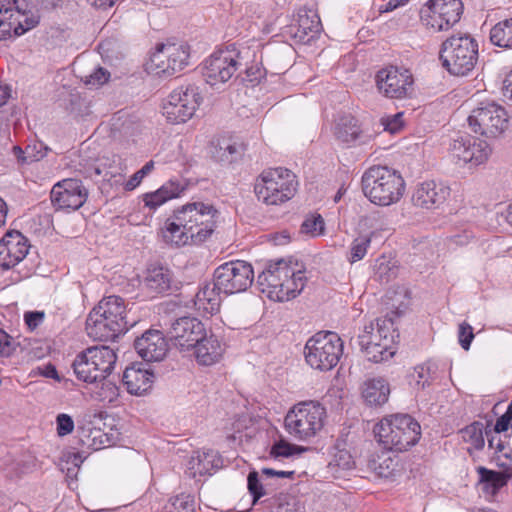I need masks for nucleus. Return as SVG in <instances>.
<instances>
[{"mask_svg":"<svg viewBox=\"0 0 512 512\" xmlns=\"http://www.w3.org/2000/svg\"><path fill=\"white\" fill-rule=\"evenodd\" d=\"M128 329L125 301L115 295L104 297L92 309L86 320L87 334L94 340H115Z\"/></svg>","mask_w":512,"mask_h":512,"instance_id":"f257e3e1","label":"nucleus"},{"mask_svg":"<svg viewBox=\"0 0 512 512\" xmlns=\"http://www.w3.org/2000/svg\"><path fill=\"white\" fill-rule=\"evenodd\" d=\"M306 277L283 259L270 262L257 276L260 291L274 301L284 302L295 298L303 290Z\"/></svg>","mask_w":512,"mask_h":512,"instance_id":"f03ea898","label":"nucleus"},{"mask_svg":"<svg viewBox=\"0 0 512 512\" xmlns=\"http://www.w3.org/2000/svg\"><path fill=\"white\" fill-rule=\"evenodd\" d=\"M362 191L374 204L389 206L403 196L405 183L402 176L387 166H372L362 176Z\"/></svg>","mask_w":512,"mask_h":512,"instance_id":"7ed1b4c3","label":"nucleus"},{"mask_svg":"<svg viewBox=\"0 0 512 512\" xmlns=\"http://www.w3.org/2000/svg\"><path fill=\"white\" fill-rule=\"evenodd\" d=\"M374 433L383 448L402 452L418 442L421 427L408 414H394L383 418L375 426Z\"/></svg>","mask_w":512,"mask_h":512,"instance_id":"20e7f679","label":"nucleus"},{"mask_svg":"<svg viewBox=\"0 0 512 512\" xmlns=\"http://www.w3.org/2000/svg\"><path fill=\"white\" fill-rule=\"evenodd\" d=\"M442 66L455 76L471 73L478 62V43L470 35H453L442 43Z\"/></svg>","mask_w":512,"mask_h":512,"instance_id":"39448f33","label":"nucleus"},{"mask_svg":"<svg viewBox=\"0 0 512 512\" xmlns=\"http://www.w3.org/2000/svg\"><path fill=\"white\" fill-rule=\"evenodd\" d=\"M296 176L286 168L264 170L257 178L254 191L258 200L267 205H279L290 200L297 189Z\"/></svg>","mask_w":512,"mask_h":512,"instance_id":"423d86ee","label":"nucleus"},{"mask_svg":"<svg viewBox=\"0 0 512 512\" xmlns=\"http://www.w3.org/2000/svg\"><path fill=\"white\" fill-rule=\"evenodd\" d=\"M117 356L108 346H94L80 352L72 362L77 379L95 383L105 379L113 370Z\"/></svg>","mask_w":512,"mask_h":512,"instance_id":"0eeeda50","label":"nucleus"},{"mask_svg":"<svg viewBox=\"0 0 512 512\" xmlns=\"http://www.w3.org/2000/svg\"><path fill=\"white\" fill-rule=\"evenodd\" d=\"M218 210L211 204L196 201L177 209L178 223L190 233L192 244L206 241L216 228Z\"/></svg>","mask_w":512,"mask_h":512,"instance_id":"6e6552de","label":"nucleus"},{"mask_svg":"<svg viewBox=\"0 0 512 512\" xmlns=\"http://www.w3.org/2000/svg\"><path fill=\"white\" fill-rule=\"evenodd\" d=\"M304 354L307 364L313 369L329 371L343 354V342L335 332L320 331L308 339Z\"/></svg>","mask_w":512,"mask_h":512,"instance_id":"1a4fd4ad","label":"nucleus"},{"mask_svg":"<svg viewBox=\"0 0 512 512\" xmlns=\"http://www.w3.org/2000/svg\"><path fill=\"white\" fill-rule=\"evenodd\" d=\"M326 409L314 401L295 405L285 417V428L290 435L307 440L316 435L324 425Z\"/></svg>","mask_w":512,"mask_h":512,"instance_id":"9d476101","label":"nucleus"},{"mask_svg":"<svg viewBox=\"0 0 512 512\" xmlns=\"http://www.w3.org/2000/svg\"><path fill=\"white\" fill-rule=\"evenodd\" d=\"M202 101L199 88L194 84L182 85L174 89L163 104V115L172 124L188 121Z\"/></svg>","mask_w":512,"mask_h":512,"instance_id":"9b49d317","label":"nucleus"},{"mask_svg":"<svg viewBox=\"0 0 512 512\" xmlns=\"http://www.w3.org/2000/svg\"><path fill=\"white\" fill-rule=\"evenodd\" d=\"M471 129L487 138H496L508 127L505 108L495 102H482L468 117Z\"/></svg>","mask_w":512,"mask_h":512,"instance_id":"f8f14e48","label":"nucleus"},{"mask_svg":"<svg viewBox=\"0 0 512 512\" xmlns=\"http://www.w3.org/2000/svg\"><path fill=\"white\" fill-rule=\"evenodd\" d=\"M463 13L461 0H429L420 11L422 23L434 31H446Z\"/></svg>","mask_w":512,"mask_h":512,"instance_id":"ddd939ff","label":"nucleus"},{"mask_svg":"<svg viewBox=\"0 0 512 512\" xmlns=\"http://www.w3.org/2000/svg\"><path fill=\"white\" fill-rule=\"evenodd\" d=\"M216 286L225 295L246 291L254 279L251 264L245 261H231L220 265L214 272Z\"/></svg>","mask_w":512,"mask_h":512,"instance_id":"4468645a","label":"nucleus"},{"mask_svg":"<svg viewBox=\"0 0 512 512\" xmlns=\"http://www.w3.org/2000/svg\"><path fill=\"white\" fill-rule=\"evenodd\" d=\"M240 52L235 50H220L207 58L202 67V75L205 81L215 86L227 82L242 66Z\"/></svg>","mask_w":512,"mask_h":512,"instance_id":"2eb2a0df","label":"nucleus"},{"mask_svg":"<svg viewBox=\"0 0 512 512\" xmlns=\"http://www.w3.org/2000/svg\"><path fill=\"white\" fill-rule=\"evenodd\" d=\"M190 58L189 46L184 43H168L160 45L151 56V64L157 74L171 76L183 70Z\"/></svg>","mask_w":512,"mask_h":512,"instance_id":"dca6fc26","label":"nucleus"},{"mask_svg":"<svg viewBox=\"0 0 512 512\" xmlns=\"http://www.w3.org/2000/svg\"><path fill=\"white\" fill-rule=\"evenodd\" d=\"M413 76L408 69L390 66L378 71L376 84L388 98L402 99L413 90Z\"/></svg>","mask_w":512,"mask_h":512,"instance_id":"f3484780","label":"nucleus"},{"mask_svg":"<svg viewBox=\"0 0 512 512\" xmlns=\"http://www.w3.org/2000/svg\"><path fill=\"white\" fill-rule=\"evenodd\" d=\"M88 194V188L80 179L67 178L53 186L51 201L57 209L75 211L85 204Z\"/></svg>","mask_w":512,"mask_h":512,"instance_id":"a211bd4d","label":"nucleus"},{"mask_svg":"<svg viewBox=\"0 0 512 512\" xmlns=\"http://www.w3.org/2000/svg\"><path fill=\"white\" fill-rule=\"evenodd\" d=\"M451 152L459 161L475 167L487 161L491 148L486 141L462 136L453 140Z\"/></svg>","mask_w":512,"mask_h":512,"instance_id":"6ab92c4d","label":"nucleus"},{"mask_svg":"<svg viewBox=\"0 0 512 512\" xmlns=\"http://www.w3.org/2000/svg\"><path fill=\"white\" fill-rule=\"evenodd\" d=\"M28 239L19 231L7 232L0 240V270H9L28 254Z\"/></svg>","mask_w":512,"mask_h":512,"instance_id":"aec40b11","label":"nucleus"},{"mask_svg":"<svg viewBox=\"0 0 512 512\" xmlns=\"http://www.w3.org/2000/svg\"><path fill=\"white\" fill-rule=\"evenodd\" d=\"M204 331V325L198 319L181 317L172 323L168 335L175 346L188 350L201 339Z\"/></svg>","mask_w":512,"mask_h":512,"instance_id":"412c9836","label":"nucleus"},{"mask_svg":"<svg viewBox=\"0 0 512 512\" xmlns=\"http://www.w3.org/2000/svg\"><path fill=\"white\" fill-rule=\"evenodd\" d=\"M450 196V188L442 182L427 180L419 183L412 194L414 206L424 209L439 208Z\"/></svg>","mask_w":512,"mask_h":512,"instance_id":"4be33fe9","label":"nucleus"},{"mask_svg":"<svg viewBox=\"0 0 512 512\" xmlns=\"http://www.w3.org/2000/svg\"><path fill=\"white\" fill-rule=\"evenodd\" d=\"M138 355L147 362H158L168 352V342L159 330H148L134 342Z\"/></svg>","mask_w":512,"mask_h":512,"instance_id":"5701e85b","label":"nucleus"},{"mask_svg":"<svg viewBox=\"0 0 512 512\" xmlns=\"http://www.w3.org/2000/svg\"><path fill=\"white\" fill-rule=\"evenodd\" d=\"M23 3V0H7L4 3L7 14H11V19L8 20V23L12 26L14 35L17 37L35 28L39 23V16L31 10L24 9L22 7Z\"/></svg>","mask_w":512,"mask_h":512,"instance_id":"b1692460","label":"nucleus"},{"mask_svg":"<svg viewBox=\"0 0 512 512\" xmlns=\"http://www.w3.org/2000/svg\"><path fill=\"white\" fill-rule=\"evenodd\" d=\"M196 361L200 365L210 366L218 362L224 352V348L219 339L213 335H207L203 332L201 339L192 346Z\"/></svg>","mask_w":512,"mask_h":512,"instance_id":"393cba45","label":"nucleus"},{"mask_svg":"<svg viewBox=\"0 0 512 512\" xmlns=\"http://www.w3.org/2000/svg\"><path fill=\"white\" fill-rule=\"evenodd\" d=\"M154 375L142 364H132L123 373L122 381L130 394L141 395L151 388Z\"/></svg>","mask_w":512,"mask_h":512,"instance_id":"a878e982","label":"nucleus"},{"mask_svg":"<svg viewBox=\"0 0 512 512\" xmlns=\"http://www.w3.org/2000/svg\"><path fill=\"white\" fill-rule=\"evenodd\" d=\"M186 184L180 180H169L154 192L145 193L142 198L145 207L155 211L167 201L178 198L186 190Z\"/></svg>","mask_w":512,"mask_h":512,"instance_id":"bb28decb","label":"nucleus"},{"mask_svg":"<svg viewBox=\"0 0 512 512\" xmlns=\"http://www.w3.org/2000/svg\"><path fill=\"white\" fill-rule=\"evenodd\" d=\"M293 35L301 42H309L321 30L318 14L312 10H300L296 23L292 25Z\"/></svg>","mask_w":512,"mask_h":512,"instance_id":"cd10ccee","label":"nucleus"},{"mask_svg":"<svg viewBox=\"0 0 512 512\" xmlns=\"http://www.w3.org/2000/svg\"><path fill=\"white\" fill-rule=\"evenodd\" d=\"M335 136L346 144H367L371 136L364 134L357 120L351 115L341 117L335 126Z\"/></svg>","mask_w":512,"mask_h":512,"instance_id":"c85d7f7f","label":"nucleus"},{"mask_svg":"<svg viewBox=\"0 0 512 512\" xmlns=\"http://www.w3.org/2000/svg\"><path fill=\"white\" fill-rule=\"evenodd\" d=\"M221 465L222 461L215 450L197 451L188 462V471L192 477L211 475Z\"/></svg>","mask_w":512,"mask_h":512,"instance_id":"c756f323","label":"nucleus"},{"mask_svg":"<svg viewBox=\"0 0 512 512\" xmlns=\"http://www.w3.org/2000/svg\"><path fill=\"white\" fill-rule=\"evenodd\" d=\"M394 323L391 317L377 319L376 323L371 322L364 327L362 334L359 335V345L368 346L373 342H383L382 336L394 339Z\"/></svg>","mask_w":512,"mask_h":512,"instance_id":"7c9ffc66","label":"nucleus"},{"mask_svg":"<svg viewBox=\"0 0 512 512\" xmlns=\"http://www.w3.org/2000/svg\"><path fill=\"white\" fill-rule=\"evenodd\" d=\"M222 291L218 290L216 281L205 284L195 295L194 304L198 310L213 315L219 311Z\"/></svg>","mask_w":512,"mask_h":512,"instance_id":"2f4dec72","label":"nucleus"},{"mask_svg":"<svg viewBox=\"0 0 512 512\" xmlns=\"http://www.w3.org/2000/svg\"><path fill=\"white\" fill-rule=\"evenodd\" d=\"M390 387L383 378L369 379L364 383L362 396L369 405H383L388 401Z\"/></svg>","mask_w":512,"mask_h":512,"instance_id":"473e14b6","label":"nucleus"},{"mask_svg":"<svg viewBox=\"0 0 512 512\" xmlns=\"http://www.w3.org/2000/svg\"><path fill=\"white\" fill-rule=\"evenodd\" d=\"M185 228L178 223L177 210H175L173 215L165 221L161 230L163 240L175 246H184L191 243L190 233Z\"/></svg>","mask_w":512,"mask_h":512,"instance_id":"72a5a7b5","label":"nucleus"},{"mask_svg":"<svg viewBox=\"0 0 512 512\" xmlns=\"http://www.w3.org/2000/svg\"><path fill=\"white\" fill-rule=\"evenodd\" d=\"M477 472L483 491L491 495H495L512 477V475L503 471L497 472L482 466L477 468Z\"/></svg>","mask_w":512,"mask_h":512,"instance_id":"f704fd0d","label":"nucleus"},{"mask_svg":"<svg viewBox=\"0 0 512 512\" xmlns=\"http://www.w3.org/2000/svg\"><path fill=\"white\" fill-rule=\"evenodd\" d=\"M171 275L168 269L153 267L147 270L144 285L155 293L166 292L170 288Z\"/></svg>","mask_w":512,"mask_h":512,"instance_id":"c9c22d12","label":"nucleus"},{"mask_svg":"<svg viewBox=\"0 0 512 512\" xmlns=\"http://www.w3.org/2000/svg\"><path fill=\"white\" fill-rule=\"evenodd\" d=\"M382 339L383 342H373L368 346H360L369 361L378 363L388 360L394 355L395 351L392 347L394 339L385 336H382Z\"/></svg>","mask_w":512,"mask_h":512,"instance_id":"e433bc0d","label":"nucleus"},{"mask_svg":"<svg viewBox=\"0 0 512 512\" xmlns=\"http://www.w3.org/2000/svg\"><path fill=\"white\" fill-rule=\"evenodd\" d=\"M490 40L498 47L512 49V18L494 25L490 31Z\"/></svg>","mask_w":512,"mask_h":512,"instance_id":"4c0bfd02","label":"nucleus"},{"mask_svg":"<svg viewBox=\"0 0 512 512\" xmlns=\"http://www.w3.org/2000/svg\"><path fill=\"white\" fill-rule=\"evenodd\" d=\"M486 425L475 421L460 430L464 442L470 443L476 450H481L485 445L484 433Z\"/></svg>","mask_w":512,"mask_h":512,"instance_id":"58836bf2","label":"nucleus"},{"mask_svg":"<svg viewBox=\"0 0 512 512\" xmlns=\"http://www.w3.org/2000/svg\"><path fill=\"white\" fill-rule=\"evenodd\" d=\"M324 231V220L321 215H311L307 217L300 228L302 234L315 237L322 234Z\"/></svg>","mask_w":512,"mask_h":512,"instance_id":"ea45409f","label":"nucleus"},{"mask_svg":"<svg viewBox=\"0 0 512 512\" xmlns=\"http://www.w3.org/2000/svg\"><path fill=\"white\" fill-rule=\"evenodd\" d=\"M167 512H195L194 499L187 494H181L172 498L166 507Z\"/></svg>","mask_w":512,"mask_h":512,"instance_id":"a19ab883","label":"nucleus"},{"mask_svg":"<svg viewBox=\"0 0 512 512\" xmlns=\"http://www.w3.org/2000/svg\"><path fill=\"white\" fill-rule=\"evenodd\" d=\"M219 151L221 152L220 158L222 161L232 163L243 154L244 147L239 143H230L224 141L222 144H220Z\"/></svg>","mask_w":512,"mask_h":512,"instance_id":"79ce46f5","label":"nucleus"},{"mask_svg":"<svg viewBox=\"0 0 512 512\" xmlns=\"http://www.w3.org/2000/svg\"><path fill=\"white\" fill-rule=\"evenodd\" d=\"M305 450V448L292 445L285 440H279L271 447L270 455L274 458L290 457L295 453H300Z\"/></svg>","mask_w":512,"mask_h":512,"instance_id":"37998d69","label":"nucleus"},{"mask_svg":"<svg viewBox=\"0 0 512 512\" xmlns=\"http://www.w3.org/2000/svg\"><path fill=\"white\" fill-rule=\"evenodd\" d=\"M370 242V238L368 237H360L355 239L352 242L349 261L354 263L363 259L367 253L368 247L370 246Z\"/></svg>","mask_w":512,"mask_h":512,"instance_id":"c03bdc74","label":"nucleus"},{"mask_svg":"<svg viewBox=\"0 0 512 512\" xmlns=\"http://www.w3.org/2000/svg\"><path fill=\"white\" fill-rule=\"evenodd\" d=\"M11 19V14H7V9L4 3L0 5V41L16 38L12 26L9 25L8 20Z\"/></svg>","mask_w":512,"mask_h":512,"instance_id":"a18cd8bd","label":"nucleus"},{"mask_svg":"<svg viewBox=\"0 0 512 512\" xmlns=\"http://www.w3.org/2000/svg\"><path fill=\"white\" fill-rule=\"evenodd\" d=\"M403 116V112H398L393 115L382 117L381 124L383 125L384 130L390 132L391 134L398 133L404 127Z\"/></svg>","mask_w":512,"mask_h":512,"instance_id":"49530a36","label":"nucleus"},{"mask_svg":"<svg viewBox=\"0 0 512 512\" xmlns=\"http://www.w3.org/2000/svg\"><path fill=\"white\" fill-rule=\"evenodd\" d=\"M247 486L249 493L252 495L254 502L266 495L263 484L259 479V474L256 471H251L247 477Z\"/></svg>","mask_w":512,"mask_h":512,"instance_id":"de8ad7c7","label":"nucleus"},{"mask_svg":"<svg viewBox=\"0 0 512 512\" xmlns=\"http://www.w3.org/2000/svg\"><path fill=\"white\" fill-rule=\"evenodd\" d=\"M154 169V162L152 160L148 161L140 170L135 172L130 179L125 184V189L128 191L134 190L146 177L149 173Z\"/></svg>","mask_w":512,"mask_h":512,"instance_id":"09e8293b","label":"nucleus"},{"mask_svg":"<svg viewBox=\"0 0 512 512\" xmlns=\"http://www.w3.org/2000/svg\"><path fill=\"white\" fill-rule=\"evenodd\" d=\"M49 147L41 141H35L26 146V155L30 162L43 159L49 152Z\"/></svg>","mask_w":512,"mask_h":512,"instance_id":"8fccbe9b","label":"nucleus"},{"mask_svg":"<svg viewBox=\"0 0 512 512\" xmlns=\"http://www.w3.org/2000/svg\"><path fill=\"white\" fill-rule=\"evenodd\" d=\"M475 335L473 332V327L467 323L462 322L458 326V341L460 346L468 351L470 349L471 343L474 339Z\"/></svg>","mask_w":512,"mask_h":512,"instance_id":"3c124183","label":"nucleus"},{"mask_svg":"<svg viewBox=\"0 0 512 512\" xmlns=\"http://www.w3.org/2000/svg\"><path fill=\"white\" fill-rule=\"evenodd\" d=\"M485 435L488 440V447L490 449H493L495 451V454L505 450V448L509 446L508 442L506 440H503L499 436V434L493 433V431L491 430L490 423L486 424Z\"/></svg>","mask_w":512,"mask_h":512,"instance_id":"603ef678","label":"nucleus"},{"mask_svg":"<svg viewBox=\"0 0 512 512\" xmlns=\"http://www.w3.org/2000/svg\"><path fill=\"white\" fill-rule=\"evenodd\" d=\"M496 464L503 469V472L512 475V449L507 446L505 450L496 453Z\"/></svg>","mask_w":512,"mask_h":512,"instance_id":"864d4df0","label":"nucleus"},{"mask_svg":"<svg viewBox=\"0 0 512 512\" xmlns=\"http://www.w3.org/2000/svg\"><path fill=\"white\" fill-rule=\"evenodd\" d=\"M57 434L59 436H66L71 434L74 430V421L71 416L61 413L56 417Z\"/></svg>","mask_w":512,"mask_h":512,"instance_id":"5fc2aeb1","label":"nucleus"},{"mask_svg":"<svg viewBox=\"0 0 512 512\" xmlns=\"http://www.w3.org/2000/svg\"><path fill=\"white\" fill-rule=\"evenodd\" d=\"M109 78V71L99 67L87 77L86 84L98 87L108 82Z\"/></svg>","mask_w":512,"mask_h":512,"instance_id":"6e6d98bb","label":"nucleus"},{"mask_svg":"<svg viewBox=\"0 0 512 512\" xmlns=\"http://www.w3.org/2000/svg\"><path fill=\"white\" fill-rule=\"evenodd\" d=\"M333 464L342 470H349L353 468L354 460L348 451L341 450L334 455Z\"/></svg>","mask_w":512,"mask_h":512,"instance_id":"4d7b16f0","label":"nucleus"},{"mask_svg":"<svg viewBox=\"0 0 512 512\" xmlns=\"http://www.w3.org/2000/svg\"><path fill=\"white\" fill-rule=\"evenodd\" d=\"M431 368L427 364L419 365L415 368V381L418 386L425 388L430 383Z\"/></svg>","mask_w":512,"mask_h":512,"instance_id":"13d9d810","label":"nucleus"},{"mask_svg":"<svg viewBox=\"0 0 512 512\" xmlns=\"http://www.w3.org/2000/svg\"><path fill=\"white\" fill-rule=\"evenodd\" d=\"M43 311H29L24 314V320L30 330H35L43 321Z\"/></svg>","mask_w":512,"mask_h":512,"instance_id":"bf43d9fd","label":"nucleus"},{"mask_svg":"<svg viewBox=\"0 0 512 512\" xmlns=\"http://www.w3.org/2000/svg\"><path fill=\"white\" fill-rule=\"evenodd\" d=\"M396 466L397 463H395L393 459L388 457L385 458L383 462L379 463V465L375 467V470L377 471L379 476L387 478L394 475Z\"/></svg>","mask_w":512,"mask_h":512,"instance_id":"052dcab7","label":"nucleus"},{"mask_svg":"<svg viewBox=\"0 0 512 512\" xmlns=\"http://www.w3.org/2000/svg\"><path fill=\"white\" fill-rule=\"evenodd\" d=\"M83 462V458L79 453H69L67 455V464H71L72 467L67 468V476L68 477H76L77 472L80 468V465Z\"/></svg>","mask_w":512,"mask_h":512,"instance_id":"680f3d73","label":"nucleus"},{"mask_svg":"<svg viewBox=\"0 0 512 512\" xmlns=\"http://www.w3.org/2000/svg\"><path fill=\"white\" fill-rule=\"evenodd\" d=\"M511 425H512V416L508 415L505 412L502 416H500L497 419L494 427L491 428V430L495 434H500L502 432H506Z\"/></svg>","mask_w":512,"mask_h":512,"instance_id":"e2e57ef3","label":"nucleus"},{"mask_svg":"<svg viewBox=\"0 0 512 512\" xmlns=\"http://www.w3.org/2000/svg\"><path fill=\"white\" fill-rule=\"evenodd\" d=\"M12 351V337L0 328V354L9 356Z\"/></svg>","mask_w":512,"mask_h":512,"instance_id":"0e129e2a","label":"nucleus"},{"mask_svg":"<svg viewBox=\"0 0 512 512\" xmlns=\"http://www.w3.org/2000/svg\"><path fill=\"white\" fill-rule=\"evenodd\" d=\"M246 77L243 78L244 81H248L252 84L258 83L260 79L263 77V71L257 66L246 67L245 69Z\"/></svg>","mask_w":512,"mask_h":512,"instance_id":"69168bd1","label":"nucleus"},{"mask_svg":"<svg viewBox=\"0 0 512 512\" xmlns=\"http://www.w3.org/2000/svg\"><path fill=\"white\" fill-rule=\"evenodd\" d=\"M262 474L268 478L277 476V477H281V478L293 479L295 472L294 471L274 470L271 468H263Z\"/></svg>","mask_w":512,"mask_h":512,"instance_id":"338daca9","label":"nucleus"},{"mask_svg":"<svg viewBox=\"0 0 512 512\" xmlns=\"http://www.w3.org/2000/svg\"><path fill=\"white\" fill-rule=\"evenodd\" d=\"M503 91L505 96L512 98V70L505 76L503 80Z\"/></svg>","mask_w":512,"mask_h":512,"instance_id":"774afa93","label":"nucleus"}]
</instances>
